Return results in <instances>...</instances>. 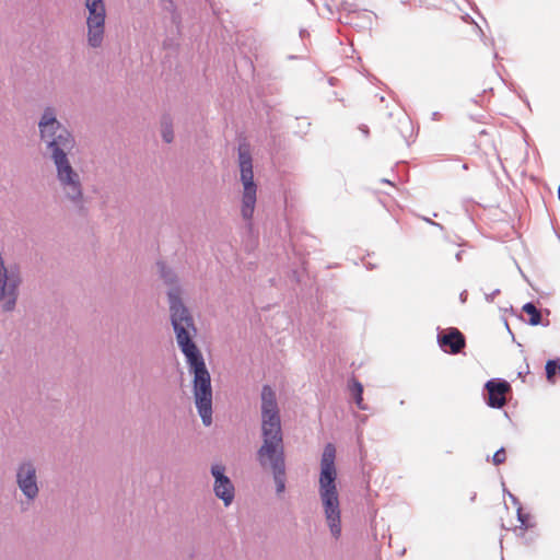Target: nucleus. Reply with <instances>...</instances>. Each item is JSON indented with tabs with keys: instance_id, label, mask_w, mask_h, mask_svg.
<instances>
[{
	"instance_id": "nucleus-1",
	"label": "nucleus",
	"mask_w": 560,
	"mask_h": 560,
	"mask_svg": "<svg viewBox=\"0 0 560 560\" xmlns=\"http://www.w3.org/2000/svg\"><path fill=\"white\" fill-rule=\"evenodd\" d=\"M38 131L45 145V154L52 162L56 179L63 197L75 208L83 207V186L81 176L71 165L69 155L75 148L73 133L57 119L56 109L44 108L38 120Z\"/></svg>"
},
{
	"instance_id": "nucleus-2",
	"label": "nucleus",
	"mask_w": 560,
	"mask_h": 560,
	"mask_svg": "<svg viewBox=\"0 0 560 560\" xmlns=\"http://www.w3.org/2000/svg\"><path fill=\"white\" fill-rule=\"evenodd\" d=\"M197 331L176 334V342L186 358L190 373L194 375L192 392L195 405L202 423L206 427L212 423V387L210 373L206 366L202 353L194 341Z\"/></svg>"
},
{
	"instance_id": "nucleus-3",
	"label": "nucleus",
	"mask_w": 560,
	"mask_h": 560,
	"mask_svg": "<svg viewBox=\"0 0 560 560\" xmlns=\"http://www.w3.org/2000/svg\"><path fill=\"white\" fill-rule=\"evenodd\" d=\"M335 459L336 447L332 443H327L320 458L318 494L330 534L338 539L341 536V511Z\"/></svg>"
},
{
	"instance_id": "nucleus-4",
	"label": "nucleus",
	"mask_w": 560,
	"mask_h": 560,
	"mask_svg": "<svg viewBox=\"0 0 560 560\" xmlns=\"http://www.w3.org/2000/svg\"><path fill=\"white\" fill-rule=\"evenodd\" d=\"M160 277L164 284L168 287L166 291L170 320L174 334L184 331H197L194 316L183 300L184 289L180 285L175 271L167 267L164 262H158Z\"/></svg>"
},
{
	"instance_id": "nucleus-5",
	"label": "nucleus",
	"mask_w": 560,
	"mask_h": 560,
	"mask_svg": "<svg viewBox=\"0 0 560 560\" xmlns=\"http://www.w3.org/2000/svg\"><path fill=\"white\" fill-rule=\"evenodd\" d=\"M261 438L257 454L284 451L280 411L276 393L269 385L261 388Z\"/></svg>"
},
{
	"instance_id": "nucleus-6",
	"label": "nucleus",
	"mask_w": 560,
	"mask_h": 560,
	"mask_svg": "<svg viewBox=\"0 0 560 560\" xmlns=\"http://www.w3.org/2000/svg\"><path fill=\"white\" fill-rule=\"evenodd\" d=\"M238 168L243 185L241 214L245 221L250 222L257 200V185L254 182L253 158L247 143L238 145Z\"/></svg>"
},
{
	"instance_id": "nucleus-7",
	"label": "nucleus",
	"mask_w": 560,
	"mask_h": 560,
	"mask_svg": "<svg viewBox=\"0 0 560 560\" xmlns=\"http://www.w3.org/2000/svg\"><path fill=\"white\" fill-rule=\"evenodd\" d=\"M21 284L20 267L16 264H7L0 253V307L3 312L14 311Z\"/></svg>"
},
{
	"instance_id": "nucleus-8",
	"label": "nucleus",
	"mask_w": 560,
	"mask_h": 560,
	"mask_svg": "<svg viewBox=\"0 0 560 560\" xmlns=\"http://www.w3.org/2000/svg\"><path fill=\"white\" fill-rule=\"evenodd\" d=\"M15 483L28 503L39 495L37 465L31 458H24L16 465Z\"/></svg>"
},
{
	"instance_id": "nucleus-9",
	"label": "nucleus",
	"mask_w": 560,
	"mask_h": 560,
	"mask_svg": "<svg viewBox=\"0 0 560 560\" xmlns=\"http://www.w3.org/2000/svg\"><path fill=\"white\" fill-rule=\"evenodd\" d=\"M89 11L88 43L91 47L97 48L102 45L105 30L106 10L103 0H85Z\"/></svg>"
},
{
	"instance_id": "nucleus-10",
	"label": "nucleus",
	"mask_w": 560,
	"mask_h": 560,
	"mask_svg": "<svg viewBox=\"0 0 560 560\" xmlns=\"http://www.w3.org/2000/svg\"><path fill=\"white\" fill-rule=\"evenodd\" d=\"M259 465L264 469H270L272 472L273 481L276 485V492L278 495L282 494L285 490V455L284 451L276 453L256 454Z\"/></svg>"
},
{
	"instance_id": "nucleus-11",
	"label": "nucleus",
	"mask_w": 560,
	"mask_h": 560,
	"mask_svg": "<svg viewBox=\"0 0 560 560\" xmlns=\"http://www.w3.org/2000/svg\"><path fill=\"white\" fill-rule=\"evenodd\" d=\"M210 472L214 478L213 492L215 497L222 500L224 506H230L235 498V487L225 474V467L215 463L211 465Z\"/></svg>"
},
{
	"instance_id": "nucleus-12",
	"label": "nucleus",
	"mask_w": 560,
	"mask_h": 560,
	"mask_svg": "<svg viewBox=\"0 0 560 560\" xmlns=\"http://www.w3.org/2000/svg\"><path fill=\"white\" fill-rule=\"evenodd\" d=\"M438 343L441 349L451 354H457L465 348V336L457 328H448L439 332Z\"/></svg>"
},
{
	"instance_id": "nucleus-13",
	"label": "nucleus",
	"mask_w": 560,
	"mask_h": 560,
	"mask_svg": "<svg viewBox=\"0 0 560 560\" xmlns=\"http://www.w3.org/2000/svg\"><path fill=\"white\" fill-rule=\"evenodd\" d=\"M488 392L487 404L491 408L500 409L506 404L505 394L511 389L510 384L500 378H492L485 385Z\"/></svg>"
},
{
	"instance_id": "nucleus-14",
	"label": "nucleus",
	"mask_w": 560,
	"mask_h": 560,
	"mask_svg": "<svg viewBox=\"0 0 560 560\" xmlns=\"http://www.w3.org/2000/svg\"><path fill=\"white\" fill-rule=\"evenodd\" d=\"M350 392L353 396L357 407L361 410H366L368 407L363 402V385L353 378L350 384Z\"/></svg>"
},
{
	"instance_id": "nucleus-15",
	"label": "nucleus",
	"mask_w": 560,
	"mask_h": 560,
	"mask_svg": "<svg viewBox=\"0 0 560 560\" xmlns=\"http://www.w3.org/2000/svg\"><path fill=\"white\" fill-rule=\"evenodd\" d=\"M523 311L529 315V325L537 326L541 323L540 311L532 302L524 304Z\"/></svg>"
},
{
	"instance_id": "nucleus-16",
	"label": "nucleus",
	"mask_w": 560,
	"mask_h": 560,
	"mask_svg": "<svg viewBox=\"0 0 560 560\" xmlns=\"http://www.w3.org/2000/svg\"><path fill=\"white\" fill-rule=\"evenodd\" d=\"M545 370L548 382L555 383L556 375H560V359L548 360Z\"/></svg>"
},
{
	"instance_id": "nucleus-17",
	"label": "nucleus",
	"mask_w": 560,
	"mask_h": 560,
	"mask_svg": "<svg viewBox=\"0 0 560 560\" xmlns=\"http://www.w3.org/2000/svg\"><path fill=\"white\" fill-rule=\"evenodd\" d=\"M516 515H517V521L520 522V528L521 529L526 530V529L532 528L534 526V524H532L529 522L530 521V515L528 513H524L522 506H518V509L516 511Z\"/></svg>"
},
{
	"instance_id": "nucleus-18",
	"label": "nucleus",
	"mask_w": 560,
	"mask_h": 560,
	"mask_svg": "<svg viewBox=\"0 0 560 560\" xmlns=\"http://www.w3.org/2000/svg\"><path fill=\"white\" fill-rule=\"evenodd\" d=\"M162 138L166 143H171L174 139L172 124L167 118L162 121Z\"/></svg>"
},
{
	"instance_id": "nucleus-19",
	"label": "nucleus",
	"mask_w": 560,
	"mask_h": 560,
	"mask_svg": "<svg viewBox=\"0 0 560 560\" xmlns=\"http://www.w3.org/2000/svg\"><path fill=\"white\" fill-rule=\"evenodd\" d=\"M505 459L506 456L504 447L499 448L492 456V463L497 466L503 464Z\"/></svg>"
},
{
	"instance_id": "nucleus-20",
	"label": "nucleus",
	"mask_w": 560,
	"mask_h": 560,
	"mask_svg": "<svg viewBox=\"0 0 560 560\" xmlns=\"http://www.w3.org/2000/svg\"><path fill=\"white\" fill-rule=\"evenodd\" d=\"M509 498L512 501V503L516 506V510L518 509V506H522V504L518 501V499L514 494H512L511 492H509Z\"/></svg>"
},
{
	"instance_id": "nucleus-21",
	"label": "nucleus",
	"mask_w": 560,
	"mask_h": 560,
	"mask_svg": "<svg viewBox=\"0 0 560 560\" xmlns=\"http://www.w3.org/2000/svg\"><path fill=\"white\" fill-rule=\"evenodd\" d=\"M500 291L499 290H494L492 293L490 294H486V300L488 302H492L495 298V295L499 293Z\"/></svg>"
},
{
	"instance_id": "nucleus-22",
	"label": "nucleus",
	"mask_w": 560,
	"mask_h": 560,
	"mask_svg": "<svg viewBox=\"0 0 560 560\" xmlns=\"http://www.w3.org/2000/svg\"><path fill=\"white\" fill-rule=\"evenodd\" d=\"M423 220L425 222L430 223L431 225H434V226L439 228L440 230H443V226L440 223L434 222V221H432L431 219H428V218H424Z\"/></svg>"
},
{
	"instance_id": "nucleus-23",
	"label": "nucleus",
	"mask_w": 560,
	"mask_h": 560,
	"mask_svg": "<svg viewBox=\"0 0 560 560\" xmlns=\"http://www.w3.org/2000/svg\"><path fill=\"white\" fill-rule=\"evenodd\" d=\"M466 299H467V292L466 291H463L460 294H459V300L462 303H465L466 302Z\"/></svg>"
},
{
	"instance_id": "nucleus-24",
	"label": "nucleus",
	"mask_w": 560,
	"mask_h": 560,
	"mask_svg": "<svg viewBox=\"0 0 560 560\" xmlns=\"http://www.w3.org/2000/svg\"><path fill=\"white\" fill-rule=\"evenodd\" d=\"M361 131L363 132V135L366 137L369 135V129L366 126H362L361 128Z\"/></svg>"
},
{
	"instance_id": "nucleus-25",
	"label": "nucleus",
	"mask_w": 560,
	"mask_h": 560,
	"mask_svg": "<svg viewBox=\"0 0 560 560\" xmlns=\"http://www.w3.org/2000/svg\"><path fill=\"white\" fill-rule=\"evenodd\" d=\"M439 116H440V113H438V112L432 113V119L433 120H438Z\"/></svg>"
},
{
	"instance_id": "nucleus-26",
	"label": "nucleus",
	"mask_w": 560,
	"mask_h": 560,
	"mask_svg": "<svg viewBox=\"0 0 560 560\" xmlns=\"http://www.w3.org/2000/svg\"><path fill=\"white\" fill-rule=\"evenodd\" d=\"M462 254H463V252L460 250V252H458V253L456 254V256H455V257H456V259H457L458 261H460V260H462Z\"/></svg>"
},
{
	"instance_id": "nucleus-27",
	"label": "nucleus",
	"mask_w": 560,
	"mask_h": 560,
	"mask_svg": "<svg viewBox=\"0 0 560 560\" xmlns=\"http://www.w3.org/2000/svg\"><path fill=\"white\" fill-rule=\"evenodd\" d=\"M558 197H559V200H560V184H559V188H558Z\"/></svg>"
}]
</instances>
